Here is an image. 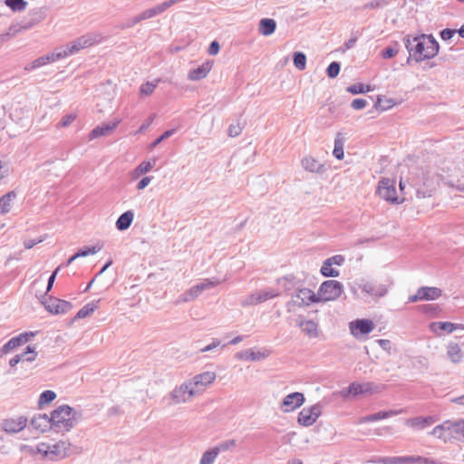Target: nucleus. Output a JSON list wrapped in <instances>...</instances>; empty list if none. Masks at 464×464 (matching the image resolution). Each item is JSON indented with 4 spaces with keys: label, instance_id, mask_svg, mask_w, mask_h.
Here are the masks:
<instances>
[{
    "label": "nucleus",
    "instance_id": "f257e3e1",
    "mask_svg": "<svg viewBox=\"0 0 464 464\" xmlns=\"http://www.w3.org/2000/svg\"><path fill=\"white\" fill-rule=\"evenodd\" d=\"M406 49L410 53V57L420 63L424 60L433 58L439 52V43L432 34H420L414 36L412 39L410 36L403 38Z\"/></svg>",
    "mask_w": 464,
    "mask_h": 464
},
{
    "label": "nucleus",
    "instance_id": "f03ea898",
    "mask_svg": "<svg viewBox=\"0 0 464 464\" xmlns=\"http://www.w3.org/2000/svg\"><path fill=\"white\" fill-rule=\"evenodd\" d=\"M76 411L69 405H61L51 413L53 430L56 432H65L77 423Z\"/></svg>",
    "mask_w": 464,
    "mask_h": 464
},
{
    "label": "nucleus",
    "instance_id": "7ed1b4c3",
    "mask_svg": "<svg viewBox=\"0 0 464 464\" xmlns=\"http://www.w3.org/2000/svg\"><path fill=\"white\" fill-rule=\"evenodd\" d=\"M434 437L447 442L452 439L464 437V420H448L436 426L430 432Z\"/></svg>",
    "mask_w": 464,
    "mask_h": 464
},
{
    "label": "nucleus",
    "instance_id": "20e7f679",
    "mask_svg": "<svg viewBox=\"0 0 464 464\" xmlns=\"http://www.w3.org/2000/svg\"><path fill=\"white\" fill-rule=\"evenodd\" d=\"M36 451L48 459L54 461L70 456L72 454V444L67 440H60L53 445L41 442L36 446Z\"/></svg>",
    "mask_w": 464,
    "mask_h": 464
},
{
    "label": "nucleus",
    "instance_id": "39448f33",
    "mask_svg": "<svg viewBox=\"0 0 464 464\" xmlns=\"http://www.w3.org/2000/svg\"><path fill=\"white\" fill-rule=\"evenodd\" d=\"M343 286L336 280H326L319 287L317 296L319 302L334 301L341 296Z\"/></svg>",
    "mask_w": 464,
    "mask_h": 464
},
{
    "label": "nucleus",
    "instance_id": "423d86ee",
    "mask_svg": "<svg viewBox=\"0 0 464 464\" xmlns=\"http://www.w3.org/2000/svg\"><path fill=\"white\" fill-rule=\"evenodd\" d=\"M102 37L96 34H87L71 42L66 48H61L66 57L78 53L80 50L100 43Z\"/></svg>",
    "mask_w": 464,
    "mask_h": 464
},
{
    "label": "nucleus",
    "instance_id": "0eeeda50",
    "mask_svg": "<svg viewBox=\"0 0 464 464\" xmlns=\"http://www.w3.org/2000/svg\"><path fill=\"white\" fill-rule=\"evenodd\" d=\"M198 392L191 386L189 382L182 383L180 386L176 387L170 393L169 398L173 403H182L188 401L190 398L194 397Z\"/></svg>",
    "mask_w": 464,
    "mask_h": 464
},
{
    "label": "nucleus",
    "instance_id": "6e6552de",
    "mask_svg": "<svg viewBox=\"0 0 464 464\" xmlns=\"http://www.w3.org/2000/svg\"><path fill=\"white\" fill-rule=\"evenodd\" d=\"M322 413V405L316 403L311 407L302 409L298 414L297 421L300 425L309 427L313 425Z\"/></svg>",
    "mask_w": 464,
    "mask_h": 464
},
{
    "label": "nucleus",
    "instance_id": "1a4fd4ad",
    "mask_svg": "<svg viewBox=\"0 0 464 464\" xmlns=\"http://www.w3.org/2000/svg\"><path fill=\"white\" fill-rule=\"evenodd\" d=\"M379 196L391 203H398L394 182L389 179H382L379 181L377 188Z\"/></svg>",
    "mask_w": 464,
    "mask_h": 464
},
{
    "label": "nucleus",
    "instance_id": "9d476101",
    "mask_svg": "<svg viewBox=\"0 0 464 464\" xmlns=\"http://www.w3.org/2000/svg\"><path fill=\"white\" fill-rule=\"evenodd\" d=\"M351 334L357 339L370 334L374 329V324L368 319H357L350 323Z\"/></svg>",
    "mask_w": 464,
    "mask_h": 464
},
{
    "label": "nucleus",
    "instance_id": "9b49d317",
    "mask_svg": "<svg viewBox=\"0 0 464 464\" xmlns=\"http://www.w3.org/2000/svg\"><path fill=\"white\" fill-rule=\"evenodd\" d=\"M352 388L354 391V396L358 395H372L375 393H379L384 390L385 385L377 384L372 382H368L364 383H359L356 382H352Z\"/></svg>",
    "mask_w": 464,
    "mask_h": 464
},
{
    "label": "nucleus",
    "instance_id": "f8f14e48",
    "mask_svg": "<svg viewBox=\"0 0 464 464\" xmlns=\"http://www.w3.org/2000/svg\"><path fill=\"white\" fill-rule=\"evenodd\" d=\"M304 402V396L302 392H292L284 398L280 409L284 412H290L303 405Z\"/></svg>",
    "mask_w": 464,
    "mask_h": 464
},
{
    "label": "nucleus",
    "instance_id": "ddd939ff",
    "mask_svg": "<svg viewBox=\"0 0 464 464\" xmlns=\"http://www.w3.org/2000/svg\"><path fill=\"white\" fill-rule=\"evenodd\" d=\"M27 425V419L20 416L16 419H5L3 420L1 426L4 431L8 434H14L23 430Z\"/></svg>",
    "mask_w": 464,
    "mask_h": 464
},
{
    "label": "nucleus",
    "instance_id": "4468645a",
    "mask_svg": "<svg viewBox=\"0 0 464 464\" xmlns=\"http://www.w3.org/2000/svg\"><path fill=\"white\" fill-rule=\"evenodd\" d=\"M296 301L293 300L294 304H297L298 306L302 305H309L311 303H318L317 294H314L312 290L308 288L299 289L297 294L295 295Z\"/></svg>",
    "mask_w": 464,
    "mask_h": 464
},
{
    "label": "nucleus",
    "instance_id": "2eb2a0df",
    "mask_svg": "<svg viewBox=\"0 0 464 464\" xmlns=\"http://www.w3.org/2000/svg\"><path fill=\"white\" fill-rule=\"evenodd\" d=\"M32 427L39 430L40 432H44L47 430H53V424L51 422V416L47 414H38L32 418L31 420Z\"/></svg>",
    "mask_w": 464,
    "mask_h": 464
},
{
    "label": "nucleus",
    "instance_id": "dca6fc26",
    "mask_svg": "<svg viewBox=\"0 0 464 464\" xmlns=\"http://www.w3.org/2000/svg\"><path fill=\"white\" fill-rule=\"evenodd\" d=\"M216 379V373L213 372H205L200 374L196 375L192 380L188 381L191 383V386L196 390H198V387H206L207 385L213 382Z\"/></svg>",
    "mask_w": 464,
    "mask_h": 464
},
{
    "label": "nucleus",
    "instance_id": "f3484780",
    "mask_svg": "<svg viewBox=\"0 0 464 464\" xmlns=\"http://www.w3.org/2000/svg\"><path fill=\"white\" fill-rule=\"evenodd\" d=\"M436 421V419L432 416H419L415 418H411L405 420V424L408 427H411L415 430H423L426 427L430 426Z\"/></svg>",
    "mask_w": 464,
    "mask_h": 464
},
{
    "label": "nucleus",
    "instance_id": "a211bd4d",
    "mask_svg": "<svg viewBox=\"0 0 464 464\" xmlns=\"http://www.w3.org/2000/svg\"><path fill=\"white\" fill-rule=\"evenodd\" d=\"M212 68V62L207 61L201 65L188 72V79L190 81H199L207 77Z\"/></svg>",
    "mask_w": 464,
    "mask_h": 464
},
{
    "label": "nucleus",
    "instance_id": "6ab92c4d",
    "mask_svg": "<svg viewBox=\"0 0 464 464\" xmlns=\"http://www.w3.org/2000/svg\"><path fill=\"white\" fill-rule=\"evenodd\" d=\"M34 335H35V333H34V332L22 333V334H18L17 336L11 338L5 344V346L9 352H11L12 350L15 349L16 347H19V346L26 343L27 342H29V340L32 337H34Z\"/></svg>",
    "mask_w": 464,
    "mask_h": 464
},
{
    "label": "nucleus",
    "instance_id": "aec40b11",
    "mask_svg": "<svg viewBox=\"0 0 464 464\" xmlns=\"http://www.w3.org/2000/svg\"><path fill=\"white\" fill-rule=\"evenodd\" d=\"M398 464H414V463H422V464H441L437 459L425 458L421 456H401L397 457Z\"/></svg>",
    "mask_w": 464,
    "mask_h": 464
},
{
    "label": "nucleus",
    "instance_id": "412c9836",
    "mask_svg": "<svg viewBox=\"0 0 464 464\" xmlns=\"http://www.w3.org/2000/svg\"><path fill=\"white\" fill-rule=\"evenodd\" d=\"M119 124V121L105 123L95 127L89 134V140H92L102 136L110 134Z\"/></svg>",
    "mask_w": 464,
    "mask_h": 464
},
{
    "label": "nucleus",
    "instance_id": "4be33fe9",
    "mask_svg": "<svg viewBox=\"0 0 464 464\" xmlns=\"http://www.w3.org/2000/svg\"><path fill=\"white\" fill-rule=\"evenodd\" d=\"M303 168L309 172L312 173H323L325 171L324 165L320 163L314 158L308 156L302 160L301 161Z\"/></svg>",
    "mask_w": 464,
    "mask_h": 464
},
{
    "label": "nucleus",
    "instance_id": "5701e85b",
    "mask_svg": "<svg viewBox=\"0 0 464 464\" xmlns=\"http://www.w3.org/2000/svg\"><path fill=\"white\" fill-rule=\"evenodd\" d=\"M297 325L309 337L318 336V324L312 320L299 319Z\"/></svg>",
    "mask_w": 464,
    "mask_h": 464
},
{
    "label": "nucleus",
    "instance_id": "b1692460",
    "mask_svg": "<svg viewBox=\"0 0 464 464\" xmlns=\"http://www.w3.org/2000/svg\"><path fill=\"white\" fill-rule=\"evenodd\" d=\"M276 22L272 18H262L258 23V32L264 36H269L275 33Z\"/></svg>",
    "mask_w": 464,
    "mask_h": 464
},
{
    "label": "nucleus",
    "instance_id": "393cba45",
    "mask_svg": "<svg viewBox=\"0 0 464 464\" xmlns=\"http://www.w3.org/2000/svg\"><path fill=\"white\" fill-rule=\"evenodd\" d=\"M134 218V213L132 210H127L124 213H122L116 221V228L119 231H124L128 229Z\"/></svg>",
    "mask_w": 464,
    "mask_h": 464
},
{
    "label": "nucleus",
    "instance_id": "a878e982",
    "mask_svg": "<svg viewBox=\"0 0 464 464\" xmlns=\"http://www.w3.org/2000/svg\"><path fill=\"white\" fill-rule=\"evenodd\" d=\"M16 192L12 190L0 198V214H7L12 208V202L16 198Z\"/></svg>",
    "mask_w": 464,
    "mask_h": 464
},
{
    "label": "nucleus",
    "instance_id": "bb28decb",
    "mask_svg": "<svg viewBox=\"0 0 464 464\" xmlns=\"http://www.w3.org/2000/svg\"><path fill=\"white\" fill-rule=\"evenodd\" d=\"M421 300H435L441 295V290L438 287L422 286L418 289Z\"/></svg>",
    "mask_w": 464,
    "mask_h": 464
},
{
    "label": "nucleus",
    "instance_id": "cd10ccee",
    "mask_svg": "<svg viewBox=\"0 0 464 464\" xmlns=\"http://www.w3.org/2000/svg\"><path fill=\"white\" fill-rule=\"evenodd\" d=\"M400 411H393V410L386 411H378L376 413L370 414V415L362 417L361 419L360 422L362 423V422L377 421V420H383V419H386V418H389V417L395 416Z\"/></svg>",
    "mask_w": 464,
    "mask_h": 464
},
{
    "label": "nucleus",
    "instance_id": "c85d7f7f",
    "mask_svg": "<svg viewBox=\"0 0 464 464\" xmlns=\"http://www.w3.org/2000/svg\"><path fill=\"white\" fill-rule=\"evenodd\" d=\"M360 288L362 292L372 295V296H378L382 297L384 296L387 290L383 286L376 287L373 284L370 282H365L362 285H360Z\"/></svg>",
    "mask_w": 464,
    "mask_h": 464
},
{
    "label": "nucleus",
    "instance_id": "c756f323",
    "mask_svg": "<svg viewBox=\"0 0 464 464\" xmlns=\"http://www.w3.org/2000/svg\"><path fill=\"white\" fill-rule=\"evenodd\" d=\"M447 355L454 363H459L462 360V351L458 343H450L447 347Z\"/></svg>",
    "mask_w": 464,
    "mask_h": 464
},
{
    "label": "nucleus",
    "instance_id": "7c9ffc66",
    "mask_svg": "<svg viewBox=\"0 0 464 464\" xmlns=\"http://www.w3.org/2000/svg\"><path fill=\"white\" fill-rule=\"evenodd\" d=\"M101 299L96 302H91L86 304L82 308H81L76 315L74 316L75 320L83 319L92 314L97 308L98 303H100Z\"/></svg>",
    "mask_w": 464,
    "mask_h": 464
},
{
    "label": "nucleus",
    "instance_id": "2f4dec72",
    "mask_svg": "<svg viewBox=\"0 0 464 464\" xmlns=\"http://www.w3.org/2000/svg\"><path fill=\"white\" fill-rule=\"evenodd\" d=\"M236 357L240 360H246V361H259L261 359H264L266 355L261 352H254L251 349L237 353L236 354Z\"/></svg>",
    "mask_w": 464,
    "mask_h": 464
},
{
    "label": "nucleus",
    "instance_id": "473e14b6",
    "mask_svg": "<svg viewBox=\"0 0 464 464\" xmlns=\"http://www.w3.org/2000/svg\"><path fill=\"white\" fill-rule=\"evenodd\" d=\"M433 332H437V329L445 331L448 334H451L456 329L461 328L459 324H456L450 322H435L430 325Z\"/></svg>",
    "mask_w": 464,
    "mask_h": 464
},
{
    "label": "nucleus",
    "instance_id": "72a5a7b5",
    "mask_svg": "<svg viewBox=\"0 0 464 464\" xmlns=\"http://www.w3.org/2000/svg\"><path fill=\"white\" fill-rule=\"evenodd\" d=\"M261 303H263V300L259 291L253 293L241 300L242 306L256 305Z\"/></svg>",
    "mask_w": 464,
    "mask_h": 464
},
{
    "label": "nucleus",
    "instance_id": "f704fd0d",
    "mask_svg": "<svg viewBox=\"0 0 464 464\" xmlns=\"http://www.w3.org/2000/svg\"><path fill=\"white\" fill-rule=\"evenodd\" d=\"M53 302L55 303L54 314H66L72 308L70 302L63 299L53 300Z\"/></svg>",
    "mask_w": 464,
    "mask_h": 464
},
{
    "label": "nucleus",
    "instance_id": "c9c22d12",
    "mask_svg": "<svg viewBox=\"0 0 464 464\" xmlns=\"http://www.w3.org/2000/svg\"><path fill=\"white\" fill-rule=\"evenodd\" d=\"M341 133L337 134V137L334 140V148L333 150V155L339 160L343 159V141L340 138Z\"/></svg>",
    "mask_w": 464,
    "mask_h": 464
},
{
    "label": "nucleus",
    "instance_id": "e433bc0d",
    "mask_svg": "<svg viewBox=\"0 0 464 464\" xmlns=\"http://www.w3.org/2000/svg\"><path fill=\"white\" fill-rule=\"evenodd\" d=\"M293 62L299 71H304L306 67V56L302 52H295L293 54Z\"/></svg>",
    "mask_w": 464,
    "mask_h": 464
},
{
    "label": "nucleus",
    "instance_id": "4c0bfd02",
    "mask_svg": "<svg viewBox=\"0 0 464 464\" xmlns=\"http://www.w3.org/2000/svg\"><path fill=\"white\" fill-rule=\"evenodd\" d=\"M219 284H220L219 280L206 278L195 285L200 291V294H201L203 291L211 289Z\"/></svg>",
    "mask_w": 464,
    "mask_h": 464
},
{
    "label": "nucleus",
    "instance_id": "58836bf2",
    "mask_svg": "<svg viewBox=\"0 0 464 464\" xmlns=\"http://www.w3.org/2000/svg\"><path fill=\"white\" fill-rule=\"evenodd\" d=\"M5 5L14 12H21L26 8L25 0H5Z\"/></svg>",
    "mask_w": 464,
    "mask_h": 464
},
{
    "label": "nucleus",
    "instance_id": "ea45409f",
    "mask_svg": "<svg viewBox=\"0 0 464 464\" xmlns=\"http://www.w3.org/2000/svg\"><path fill=\"white\" fill-rule=\"evenodd\" d=\"M45 64L49 63H53L58 60H61L63 58L66 57V53L64 52H62L61 48L56 49L54 52L47 53L45 55H43Z\"/></svg>",
    "mask_w": 464,
    "mask_h": 464
},
{
    "label": "nucleus",
    "instance_id": "a19ab883",
    "mask_svg": "<svg viewBox=\"0 0 464 464\" xmlns=\"http://www.w3.org/2000/svg\"><path fill=\"white\" fill-rule=\"evenodd\" d=\"M18 355L19 356H23L22 357V361L23 362H34L36 359L37 352L34 350V347H33L31 345H28L26 347L25 351H24L23 353H19Z\"/></svg>",
    "mask_w": 464,
    "mask_h": 464
},
{
    "label": "nucleus",
    "instance_id": "79ce46f5",
    "mask_svg": "<svg viewBox=\"0 0 464 464\" xmlns=\"http://www.w3.org/2000/svg\"><path fill=\"white\" fill-rule=\"evenodd\" d=\"M320 272L325 277H337L340 275L339 271L335 268H333L332 265H326V260L324 261Z\"/></svg>",
    "mask_w": 464,
    "mask_h": 464
},
{
    "label": "nucleus",
    "instance_id": "37998d69",
    "mask_svg": "<svg viewBox=\"0 0 464 464\" xmlns=\"http://www.w3.org/2000/svg\"><path fill=\"white\" fill-rule=\"evenodd\" d=\"M371 90L372 89L370 85H365L363 83H355L347 88V92L352 94L365 93Z\"/></svg>",
    "mask_w": 464,
    "mask_h": 464
},
{
    "label": "nucleus",
    "instance_id": "c03bdc74",
    "mask_svg": "<svg viewBox=\"0 0 464 464\" xmlns=\"http://www.w3.org/2000/svg\"><path fill=\"white\" fill-rule=\"evenodd\" d=\"M218 455V454L215 448L207 450L206 452L203 453L200 459V464H213Z\"/></svg>",
    "mask_w": 464,
    "mask_h": 464
},
{
    "label": "nucleus",
    "instance_id": "a18cd8bd",
    "mask_svg": "<svg viewBox=\"0 0 464 464\" xmlns=\"http://www.w3.org/2000/svg\"><path fill=\"white\" fill-rule=\"evenodd\" d=\"M56 398V393L53 391L47 390L41 393L38 404L44 405L52 402Z\"/></svg>",
    "mask_w": 464,
    "mask_h": 464
},
{
    "label": "nucleus",
    "instance_id": "49530a36",
    "mask_svg": "<svg viewBox=\"0 0 464 464\" xmlns=\"http://www.w3.org/2000/svg\"><path fill=\"white\" fill-rule=\"evenodd\" d=\"M101 249H102L101 246H90V247L81 248L75 254H76V256H78V258L84 257L89 255H94V254L98 253Z\"/></svg>",
    "mask_w": 464,
    "mask_h": 464
},
{
    "label": "nucleus",
    "instance_id": "de8ad7c7",
    "mask_svg": "<svg viewBox=\"0 0 464 464\" xmlns=\"http://www.w3.org/2000/svg\"><path fill=\"white\" fill-rule=\"evenodd\" d=\"M200 295V291L197 288L196 285L189 288L188 291L184 293L181 297L182 302H190L197 298Z\"/></svg>",
    "mask_w": 464,
    "mask_h": 464
},
{
    "label": "nucleus",
    "instance_id": "09e8293b",
    "mask_svg": "<svg viewBox=\"0 0 464 464\" xmlns=\"http://www.w3.org/2000/svg\"><path fill=\"white\" fill-rule=\"evenodd\" d=\"M399 52V44L394 43L393 45L388 46L382 51V56L384 59H390L395 56Z\"/></svg>",
    "mask_w": 464,
    "mask_h": 464
},
{
    "label": "nucleus",
    "instance_id": "8fccbe9b",
    "mask_svg": "<svg viewBox=\"0 0 464 464\" xmlns=\"http://www.w3.org/2000/svg\"><path fill=\"white\" fill-rule=\"evenodd\" d=\"M341 64L338 62H332L327 69H326V74L329 78L334 79L337 77V75L340 72Z\"/></svg>",
    "mask_w": 464,
    "mask_h": 464
},
{
    "label": "nucleus",
    "instance_id": "3c124183",
    "mask_svg": "<svg viewBox=\"0 0 464 464\" xmlns=\"http://www.w3.org/2000/svg\"><path fill=\"white\" fill-rule=\"evenodd\" d=\"M394 105V102L392 99H385L384 101L378 97L377 102L374 104V107L377 110H380L382 111H386L390 108H392Z\"/></svg>",
    "mask_w": 464,
    "mask_h": 464
},
{
    "label": "nucleus",
    "instance_id": "603ef678",
    "mask_svg": "<svg viewBox=\"0 0 464 464\" xmlns=\"http://www.w3.org/2000/svg\"><path fill=\"white\" fill-rule=\"evenodd\" d=\"M154 167V162H150V161H142L136 169H135V173L139 176V175H142V174H145L149 171H150Z\"/></svg>",
    "mask_w": 464,
    "mask_h": 464
},
{
    "label": "nucleus",
    "instance_id": "864d4df0",
    "mask_svg": "<svg viewBox=\"0 0 464 464\" xmlns=\"http://www.w3.org/2000/svg\"><path fill=\"white\" fill-rule=\"evenodd\" d=\"M159 82L160 80H157L155 82H147L143 83L140 89V93L144 95H150L156 89Z\"/></svg>",
    "mask_w": 464,
    "mask_h": 464
},
{
    "label": "nucleus",
    "instance_id": "5fc2aeb1",
    "mask_svg": "<svg viewBox=\"0 0 464 464\" xmlns=\"http://www.w3.org/2000/svg\"><path fill=\"white\" fill-rule=\"evenodd\" d=\"M263 302H266L269 299L275 298L280 295L279 291L274 289V288H267L264 290L259 291Z\"/></svg>",
    "mask_w": 464,
    "mask_h": 464
},
{
    "label": "nucleus",
    "instance_id": "6e6d98bb",
    "mask_svg": "<svg viewBox=\"0 0 464 464\" xmlns=\"http://www.w3.org/2000/svg\"><path fill=\"white\" fill-rule=\"evenodd\" d=\"M294 280H295L294 276H287L278 278L277 283L279 285H282L285 291H290L295 285Z\"/></svg>",
    "mask_w": 464,
    "mask_h": 464
},
{
    "label": "nucleus",
    "instance_id": "4d7b16f0",
    "mask_svg": "<svg viewBox=\"0 0 464 464\" xmlns=\"http://www.w3.org/2000/svg\"><path fill=\"white\" fill-rule=\"evenodd\" d=\"M370 461L377 464H398L397 457H375Z\"/></svg>",
    "mask_w": 464,
    "mask_h": 464
},
{
    "label": "nucleus",
    "instance_id": "13d9d810",
    "mask_svg": "<svg viewBox=\"0 0 464 464\" xmlns=\"http://www.w3.org/2000/svg\"><path fill=\"white\" fill-rule=\"evenodd\" d=\"M236 446V440H227L221 443H219L218 446L215 447V450H217L218 454L221 451L228 450Z\"/></svg>",
    "mask_w": 464,
    "mask_h": 464
},
{
    "label": "nucleus",
    "instance_id": "bf43d9fd",
    "mask_svg": "<svg viewBox=\"0 0 464 464\" xmlns=\"http://www.w3.org/2000/svg\"><path fill=\"white\" fill-rule=\"evenodd\" d=\"M388 5V0H372L363 5V9L382 8Z\"/></svg>",
    "mask_w": 464,
    "mask_h": 464
},
{
    "label": "nucleus",
    "instance_id": "052dcab7",
    "mask_svg": "<svg viewBox=\"0 0 464 464\" xmlns=\"http://www.w3.org/2000/svg\"><path fill=\"white\" fill-rule=\"evenodd\" d=\"M176 132V129H171L164 131L160 137H158L151 144L150 147L154 148L158 146L160 142L169 138Z\"/></svg>",
    "mask_w": 464,
    "mask_h": 464
},
{
    "label": "nucleus",
    "instance_id": "680f3d73",
    "mask_svg": "<svg viewBox=\"0 0 464 464\" xmlns=\"http://www.w3.org/2000/svg\"><path fill=\"white\" fill-rule=\"evenodd\" d=\"M45 65V62H44V56H41L37 59H35L34 62L28 63L25 65L24 67V70L25 71H32V70H34V69H38L42 66Z\"/></svg>",
    "mask_w": 464,
    "mask_h": 464
},
{
    "label": "nucleus",
    "instance_id": "e2e57ef3",
    "mask_svg": "<svg viewBox=\"0 0 464 464\" xmlns=\"http://www.w3.org/2000/svg\"><path fill=\"white\" fill-rule=\"evenodd\" d=\"M141 22V19H140V14L137 16H134L130 19H128L124 23L118 25V27L121 30L133 27L136 24Z\"/></svg>",
    "mask_w": 464,
    "mask_h": 464
},
{
    "label": "nucleus",
    "instance_id": "0e129e2a",
    "mask_svg": "<svg viewBox=\"0 0 464 464\" xmlns=\"http://www.w3.org/2000/svg\"><path fill=\"white\" fill-rule=\"evenodd\" d=\"M242 130L243 129L239 123L230 124L227 130V134L229 137L235 138L242 132Z\"/></svg>",
    "mask_w": 464,
    "mask_h": 464
},
{
    "label": "nucleus",
    "instance_id": "69168bd1",
    "mask_svg": "<svg viewBox=\"0 0 464 464\" xmlns=\"http://www.w3.org/2000/svg\"><path fill=\"white\" fill-rule=\"evenodd\" d=\"M326 260V265L329 266V265H336V266H342L343 263H344V257L342 255H335L334 256H331Z\"/></svg>",
    "mask_w": 464,
    "mask_h": 464
},
{
    "label": "nucleus",
    "instance_id": "338daca9",
    "mask_svg": "<svg viewBox=\"0 0 464 464\" xmlns=\"http://www.w3.org/2000/svg\"><path fill=\"white\" fill-rule=\"evenodd\" d=\"M367 104H368V102L365 99L359 98V99H354L352 102L351 107L353 110L359 111V110H362L363 108H365L367 106Z\"/></svg>",
    "mask_w": 464,
    "mask_h": 464
},
{
    "label": "nucleus",
    "instance_id": "774afa93",
    "mask_svg": "<svg viewBox=\"0 0 464 464\" xmlns=\"http://www.w3.org/2000/svg\"><path fill=\"white\" fill-rule=\"evenodd\" d=\"M456 33V29L445 28L440 33V35L443 41H449L455 35Z\"/></svg>",
    "mask_w": 464,
    "mask_h": 464
}]
</instances>
